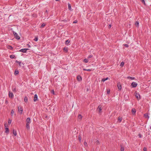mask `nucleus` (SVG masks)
I'll use <instances>...</instances> for the list:
<instances>
[{"instance_id":"14","label":"nucleus","mask_w":151,"mask_h":151,"mask_svg":"<svg viewBox=\"0 0 151 151\" xmlns=\"http://www.w3.org/2000/svg\"><path fill=\"white\" fill-rule=\"evenodd\" d=\"M63 50L64 51L66 52H67V51H68V47H65L64 48Z\"/></svg>"},{"instance_id":"12","label":"nucleus","mask_w":151,"mask_h":151,"mask_svg":"<svg viewBox=\"0 0 151 151\" xmlns=\"http://www.w3.org/2000/svg\"><path fill=\"white\" fill-rule=\"evenodd\" d=\"M144 116L145 118H147L148 119H149V116H148V114L147 113L145 114Z\"/></svg>"},{"instance_id":"54","label":"nucleus","mask_w":151,"mask_h":151,"mask_svg":"<svg viewBox=\"0 0 151 151\" xmlns=\"http://www.w3.org/2000/svg\"><path fill=\"white\" fill-rule=\"evenodd\" d=\"M150 129H151V127H150Z\"/></svg>"},{"instance_id":"32","label":"nucleus","mask_w":151,"mask_h":151,"mask_svg":"<svg viewBox=\"0 0 151 151\" xmlns=\"http://www.w3.org/2000/svg\"><path fill=\"white\" fill-rule=\"evenodd\" d=\"M68 8L69 10H70L71 9V6L70 4H68Z\"/></svg>"},{"instance_id":"42","label":"nucleus","mask_w":151,"mask_h":151,"mask_svg":"<svg viewBox=\"0 0 151 151\" xmlns=\"http://www.w3.org/2000/svg\"><path fill=\"white\" fill-rule=\"evenodd\" d=\"M144 151H147V148L146 147H144L143 148Z\"/></svg>"},{"instance_id":"20","label":"nucleus","mask_w":151,"mask_h":151,"mask_svg":"<svg viewBox=\"0 0 151 151\" xmlns=\"http://www.w3.org/2000/svg\"><path fill=\"white\" fill-rule=\"evenodd\" d=\"M70 42V40H68L65 41V44L68 45Z\"/></svg>"},{"instance_id":"41","label":"nucleus","mask_w":151,"mask_h":151,"mask_svg":"<svg viewBox=\"0 0 151 151\" xmlns=\"http://www.w3.org/2000/svg\"><path fill=\"white\" fill-rule=\"evenodd\" d=\"M78 21L77 20H75L73 22V23H77Z\"/></svg>"},{"instance_id":"15","label":"nucleus","mask_w":151,"mask_h":151,"mask_svg":"<svg viewBox=\"0 0 151 151\" xmlns=\"http://www.w3.org/2000/svg\"><path fill=\"white\" fill-rule=\"evenodd\" d=\"M132 112L133 114H135L136 112L135 109L134 108H133L132 110Z\"/></svg>"},{"instance_id":"13","label":"nucleus","mask_w":151,"mask_h":151,"mask_svg":"<svg viewBox=\"0 0 151 151\" xmlns=\"http://www.w3.org/2000/svg\"><path fill=\"white\" fill-rule=\"evenodd\" d=\"M38 100V98H37V94H35L34 96V101H37Z\"/></svg>"},{"instance_id":"23","label":"nucleus","mask_w":151,"mask_h":151,"mask_svg":"<svg viewBox=\"0 0 151 151\" xmlns=\"http://www.w3.org/2000/svg\"><path fill=\"white\" fill-rule=\"evenodd\" d=\"M15 57V55H10V57L11 59L14 58Z\"/></svg>"},{"instance_id":"45","label":"nucleus","mask_w":151,"mask_h":151,"mask_svg":"<svg viewBox=\"0 0 151 151\" xmlns=\"http://www.w3.org/2000/svg\"><path fill=\"white\" fill-rule=\"evenodd\" d=\"M111 24H109L108 26V27L109 28H111Z\"/></svg>"},{"instance_id":"24","label":"nucleus","mask_w":151,"mask_h":151,"mask_svg":"<svg viewBox=\"0 0 151 151\" xmlns=\"http://www.w3.org/2000/svg\"><path fill=\"white\" fill-rule=\"evenodd\" d=\"M13 133L14 136H16L17 135V131H16L14 130L13 131Z\"/></svg>"},{"instance_id":"53","label":"nucleus","mask_w":151,"mask_h":151,"mask_svg":"<svg viewBox=\"0 0 151 151\" xmlns=\"http://www.w3.org/2000/svg\"><path fill=\"white\" fill-rule=\"evenodd\" d=\"M46 12H47V10H46Z\"/></svg>"},{"instance_id":"26","label":"nucleus","mask_w":151,"mask_h":151,"mask_svg":"<svg viewBox=\"0 0 151 151\" xmlns=\"http://www.w3.org/2000/svg\"><path fill=\"white\" fill-rule=\"evenodd\" d=\"M28 99H27V96H26L25 97L24 99V101L26 102L27 101Z\"/></svg>"},{"instance_id":"35","label":"nucleus","mask_w":151,"mask_h":151,"mask_svg":"<svg viewBox=\"0 0 151 151\" xmlns=\"http://www.w3.org/2000/svg\"><path fill=\"white\" fill-rule=\"evenodd\" d=\"M14 113V111L12 109L11 111V116H13Z\"/></svg>"},{"instance_id":"16","label":"nucleus","mask_w":151,"mask_h":151,"mask_svg":"<svg viewBox=\"0 0 151 151\" xmlns=\"http://www.w3.org/2000/svg\"><path fill=\"white\" fill-rule=\"evenodd\" d=\"M108 79V77H107L106 78H104L101 79V81L104 82L105 81L107 80Z\"/></svg>"},{"instance_id":"11","label":"nucleus","mask_w":151,"mask_h":151,"mask_svg":"<svg viewBox=\"0 0 151 151\" xmlns=\"http://www.w3.org/2000/svg\"><path fill=\"white\" fill-rule=\"evenodd\" d=\"M77 79L78 81H81L82 80V78L80 75H78L77 76Z\"/></svg>"},{"instance_id":"28","label":"nucleus","mask_w":151,"mask_h":151,"mask_svg":"<svg viewBox=\"0 0 151 151\" xmlns=\"http://www.w3.org/2000/svg\"><path fill=\"white\" fill-rule=\"evenodd\" d=\"M121 151H124V147L122 146H121Z\"/></svg>"},{"instance_id":"10","label":"nucleus","mask_w":151,"mask_h":151,"mask_svg":"<svg viewBox=\"0 0 151 151\" xmlns=\"http://www.w3.org/2000/svg\"><path fill=\"white\" fill-rule=\"evenodd\" d=\"M15 62L18 63L19 64V66H22V65H24V64L23 63H21L20 62L18 61L17 60H16L15 61Z\"/></svg>"},{"instance_id":"36","label":"nucleus","mask_w":151,"mask_h":151,"mask_svg":"<svg viewBox=\"0 0 151 151\" xmlns=\"http://www.w3.org/2000/svg\"><path fill=\"white\" fill-rule=\"evenodd\" d=\"M38 40V37H36L34 39V40L35 41H37Z\"/></svg>"},{"instance_id":"34","label":"nucleus","mask_w":151,"mask_h":151,"mask_svg":"<svg viewBox=\"0 0 151 151\" xmlns=\"http://www.w3.org/2000/svg\"><path fill=\"white\" fill-rule=\"evenodd\" d=\"M124 62H122L120 65V66H121V67H122L124 65Z\"/></svg>"},{"instance_id":"29","label":"nucleus","mask_w":151,"mask_h":151,"mask_svg":"<svg viewBox=\"0 0 151 151\" xmlns=\"http://www.w3.org/2000/svg\"><path fill=\"white\" fill-rule=\"evenodd\" d=\"M122 118L119 117H118V120L119 121V122H121L122 120Z\"/></svg>"},{"instance_id":"44","label":"nucleus","mask_w":151,"mask_h":151,"mask_svg":"<svg viewBox=\"0 0 151 151\" xmlns=\"http://www.w3.org/2000/svg\"><path fill=\"white\" fill-rule=\"evenodd\" d=\"M139 136V137H140V138H141V137H142V135L141 134H139L138 135Z\"/></svg>"},{"instance_id":"19","label":"nucleus","mask_w":151,"mask_h":151,"mask_svg":"<svg viewBox=\"0 0 151 151\" xmlns=\"http://www.w3.org/2000/svg\"><path fill=\"white\" fill-rule=\"evenodd\" d=\"M15 75H17L19 74V71L17 70H15L14 73Z\"/></svg>"},{"instance_id":"37","label":"nucleus","mask_w":151,"mask_h":151,"mask_svg":"<svg viewBox=\"0 0 151 151\" xmlns=\"http://www.w3.org/2000/svg\"><path fill=\"white\" fill-rule=\"evenodd\" d=\"M99 106L98 107V108H99V113L101 112V107H100L99 108Z\"/></svg>"},{"instance_id":"8","label":"nucleus","mask_w":151,"mask_h":151,"mask_svg":"<svg viewBox=\"0 0 151 151\" xmlns=\"http://www.w3.org/2000/svg\"><path fill=\"white\" fill-rule=\"evenodd\" d=\"M117 87L119 90H120L122 89V86L120 82L117 83Z\"/></svg>"},{"instance_id":"30","label":"nucleus","mask_w":151,"mask_h":151,"mask_svg":"<svg viewBox=\"0 0 151 151\" xmlns=\"http://www.w3.org/2000/svg\"><path fill=\"white\" fill-rule=\"evenodd\" d=\"M145 5H146V4L144 0H140Z\"/></svg>"},{"instance_id":"56","label":"nucleus","mask_w":151,"mask_h":151,"mask_svg":"<svg viewBox=\"0 0 151 151\" xmlns=\"http://www.w3.org/2000/svg\"><path fill=\"white\" fill-rule=\"evenodd\" d=\"M53 93H54V91L53 90Z\"/></svg>"},{"instance_id":"47","label":"nucleus","mask_w":151,"mask_h":151,"mask_svg":"<svg viewBox=\"0 0 151 151\" xmlns=\"http://www.w3.org/2000/svg\"><path fill=\"white\" fill-rule=\"evenodd\" d=\"M96 142L97 143H99V141L98 140H97Z\"/></svg>"},{"instance_id":"4","label":"nucleus","mask_w":151,"mask_h":151,"mask_svg":"<svg viewBox=\"0 0 151 151\" xmlns=\"http://www.w3.org/2000/svg\"><path fill=\"white\" fill-rule=\"evenodd\" d=\"M18 111L21 114L22 113L23 109L22 107L20 106H18Z\"/></svg>"},{"instance_id":"55","label":"nucleus","mask_w":151,"mask_h":151,"mask_svg":"<svg viewBox=\"0 0 151 151\" xmlns=\"http://www.w3.org/2000/svg\"><path fill=\"white\" fill-rule=\"evenodd\" d=\"M5 127H6V126L5 124Z\"/></svg>"},{"instance_id":"46","label":"nucleus","mask_w":151,"mask_h":151,"mask_svg":"<svg viewBox=\"0 0 151 151\" xmlns=\"http://www.w3.org/2000/svg\"><path fill=\"white\" fill-rule=\"evenodd\" d=\"M78 139H79L80 140H81V138L80 137V136L79 137H78Z\"/></svg>"},{"instance_id":"48","label":"nucleus","mask_w":151,"mask_h":151,"mask_svg":"<svg viewBox=\"0 0 151 151\" xmlns=\"http://www.w3.org/2000/svg\"><path fill=\"white\" fill-rule=\"evenodd\" d=\"M86 144H87V143H86V142H84V144L85 145H86Z\"/></svg>"},{"instance_id":"43","label":"nucleus","mask_w":151,"mask_h":151,"mask_svg":"<svg viewBox=\"0 0 151 151\" xmlns=\"http://www.w3.org/2000/svg\"><path fill=\"white\" fill-rule=\"evenodd\" d=\"M110 91L109 90H107V94H109L110 93Z\"/></svg>"},{"instance_id":"49","label":"nucleus","mask_w":151,"mask_h":151,"mask_svg":"<svg viewBox=\"0 0 151 151\" xmlns=\"http://www.w3.org/2000/svg\"><path fill=\"white\" fill-rule=\"evenodd\" d=\"M63 21L65 22V21H66V20L65 19H64V20H63Z\"/></svg>"},{"instance_id":"17","label":"nucleus","mask_w":151,"mask_h":151,"mask_svg":"<svg viewBox=\"0 0 151 151\" xmlns=\"http://www.w3.org/2000/svg\"><path fill=\"white\" fill-rule=\"evenodd\" d=\"M139 24V22L138 21H136L135 23V25L137 27H138Z\"/></svg>"},{"instance_id":"38","label":"nucleus","mask_w":151,"mask_h":151,"mask_svg":"<svg viewBox=\"0 0 151 151\" xmlns=\"http://www.w3.org/2000/svg\"><path fill=\"white\" fill-rule=\"evenodd\" d=\"M12 122V120L9 119L8 122V123L9 124H10Z\"/></svg>"},{"instance_id":"1","label":"nucleus","mask_w":151,"mask_h":151,"mask_svg":"<svg viewBox=\"0 0 151 151\" xmlns=\"http://www.w3.org/2000/svg\"><path fill=\"white\" fill-rule=\"evenodd\" d=\"M26 127L27 129H29L30 127L29 126L30 123V119L29 118H27L26 120Z\"/></svg>"},{"instance_id":"52","label":"nucleus","mask_w":151,"mask_h":151,"mask_svg":"<svg viewBox=\"0 0 151 151\" xmlns=\"http://www.w3.org/2000/svg\"><path fill=\"white\" fill-rule=\"evenodd\" d=\"M88 89H87V91H88Z\"/></svg>"},{"instance_id":"6","label":"nucleus","mask_w":151,"mask_h":151,"mask_svg":"<svg viewBox=\"0 0 151 151\" xmlns=\"http://www.w3.org/2000/svg\"><path fill=\"white\" fill-rule=\"evenodd\" d=\"M137 85V83L135 82H133L131 84V86L134 88L136 87Z\"/></svg>"},{"instance_id":"5","label":"nucleus","mask_w":151,"mask_h":151,"mask_svg":"<svg viewBox=\"0 0 151 151\" xmlns=\"http://www.w3.org/2000/svg\"><path fill=\"white\" fill-rule=\"evenodd\" d=\"M12 91L14 93H16L17 91L16 89V86H12Z\"/></svg>"},{"instance_id":"25","label":"nucleus","mask_w":151,"mask_h":151,"mask_svg":"<svg viewBox=\"0 0 151 151\" xmlns=\"http://www.w3.org/2000/svg\"><path fill=\"white\" fill-rule=\"evenodd\" d=\"M83 70H85V71H90L91 70L90 69H86L85 68H84V69H83Z\"/></svg>"},{"instance_id":"2","label":"nucleus","mask_w":151,"mask_h":151,"mask_svg":"<svg viewBox=\"0 0 151 151\" xmlns=\"http://www.w3.org/2000/svg\"><path fill=\"white\" fill-rule=\"evenodd\" d=\"M13 34L14 37H16V39L17 40H19L20 39V37L16 32H13Z\"/></svg>"},{"instance_id":"21","label":"nucleus","mask_w":151,"mask_h":151,"mask_svg":"<svg viewBox=\"0 0 151 151\" xmlns=\"http://www.w3.org/2000/svg\"><path fill=\"white\" fill-rule=\"evenodd\" d=\"M7 48L8 49H10V50H12L13 48V47L10 45H8L7 46Z\"/></svg>"},{"instance_id":"40","label":"nucleus","mask_w":151,"mask_h":151,"mask_svg":"<svg viewBox=\"0 0 151 151\" xmlns=\"http://www.w3.org/2000/svg\"><path fill=\"white\" fill-rule=\"evenodd\" d=\"M92 56H93V55H89L88 56V58H92Z\"/></svg>"},{"instance_id":"33","label":"nucleus","mask_w":151,"mask_h":151,"mask_svg":"<svg viewBox=\"0 0 151 151\" xmlns=\"http://www.w3.org/2000/svg\"><path fill=\"white\" fill-rule=\"evenodd\" d=\"M45 25V23H43L42 24V25L41 26V28H43L44 27V26Z\"/></svg>"},{"instance_id":"51","label":"nucleus","mask_w":151,"mask_h":151,"mask_svg":"<svg viewBox=\"0 0 151 151\" xmlns=\"http://www.w3.org/2000/svg\"><path fill=\"white\" fill-rule=\"evenodd\" d=\"M56 1H59V0H55Z\"/></svg>"},{"instance_id":"50","label":"nucleus","mask_w":151,"mask_h":151,"mask_svg":"<svg viewBox=\"0 0 151 151\" xmlns=\"http://www.w3.org/2000/svg\"><path fill=\"white\" fill-rule=\"evenodd\" d=\"M28 47H31V46H30V45H28Z\"/></svg>"},{"instance_id":"3","label":"nucleus","mask_w":151,"mask_h":151,"mask_svg":"<svg viewBox=\"0 0 151 151\" xmlns=\"http://www.w3.org/2000/svg\"><path fill=\"white\" fill-rule=\"evenodd\" d=\"M14 94L13 93L9 91V97L11 99H13L14 98Z\"/></svg>"},{"instance_id":"7","label":"nucleus","mask_w":151,"mask_h":151,"mask_svg":"<svg viewBox=\"0 0 151 151\" xmlns=\"http://www.w3.org/2000/svg\"><path fill=\"white\" fill-rule=\"evenodd\" d=\"M29 49H22L19 50V52H22L23 53H26V52L27 50H29Z\"/></svg>"},{"instance_id":"27","label":"nucleus","mask_w":151,"mask_h":151,"mask_svg":"<svg viewBox=\"0 0 151 151\" xmlns=\"http://www.w3.org/2000/svg\"><path fill=\"white\" fill-rule=\"evenodd\" d=\"M83 61L85 63H87L88 62V60L87 59H85Z\"/></svg>"},{"instance_id":"9","label":"nucleus","mask_w":151,"mask_h":151,"mask_svg":"<svg viewBox=\"0 0 151 151\" xmlns=\"http://www.w3.org/2000/svg\"><path fill=\"white\" fill-rule=\"evenodd\" d=\"M135 96L136 98L138 100L140 99V96L139 93H136L135 94Z\"/></svg>"},{"instance_id":"31","label":"nucleus","mask_w":151,"mask_h":151,"mask_svg":"<svg viewBox=\"0 0 151 151\" xmlns=\"http://www.w3.org/2000/svg\"><path fill=\"white\" fill-rule=\"evenodd\" d=\"M5 132L6 133H8L9 132V129L8 128H6V131Z\"/></svg>"},{"instance_id":"22","label":"nucleus","mask_w":151,"mask_h":151,"mask_svg":"<svg viewBox=\"0 0 151 151\" xmlns=\"http://www.w3.org/2000/svg\"><path fill=\"white\" fill-rule=\"evenodd\" d=\"M82 116L81 114H79L78 115V119L81 120L82 118Z\"/></svg>"},{"instance_id":"39","label":"nucleus","mask_w":151,"mask_h":151,"mask_svg":"<svg viewBox=\"0 0 151 151\" xmlns=\"http://www.w3.org/2000/svg\"><path fill=\"white\" fill-rule=\"evenodd\" d=\"M123 45L127 47H129V45L127 44H124Z\"/></svg>"},{"instance_id":"18","label":"nucleus","mask_w":151,"mask_h":151,"mask_svg":"<svg viewBox=\"0 0 151 151\" xmlns=\"http://www.w3.org/2000/svg\"><path fill=\"white\" fill-rule=\"evenodd\" d=\"M127 78L128 79H130L131 80H134L135 79L134 77H133L130 76H128L127 77Z\"/></svg>"}]
</instances>
